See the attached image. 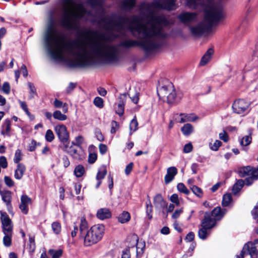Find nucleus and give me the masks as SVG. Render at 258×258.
Masks as SVG:
<instances>
[{"mask_svg":"<svg viewBox=\"0 0 258 258\" xmlns=\"http://www.w3.org/2000/svg\"><path fill=\"white\" fill-rule=\"evenodd\" d=\"M30 251L33 252L35 249V239L34 237H30L28 245Z\"/></svg>","mask_w":258,"mask_h":258,"instance_id":"42","label":"nucleus"},{"mask_svg":"<svg viewBox=\"0 0 258 258\" xmlns=\"http://www.w3.org/2000/svg\"><path fill=\"white\" fill-rule=\"evenodd\" d=\"M232 201V196L230 194H225L223 197L222 206H228Z\"/></svg>","mask_w":258,"mask_h":258,"instance_id":"35","label":"nucleus"},{"mask_svg":"<svg viewBox=\"0 0 258 258\" xmlns=\"http://www.w3.org/2000/svg\"><path fill=\"white\" fill-rule=\"evenodd\" d=\"M128 96L132 101L135 103L137 104L138 102L139 98V93L136 92V93L134 95H132L131 93H129Z\"/></svg>","mask_w":258,"mask_h":258,"instance_id":"51","label":"nucleus"},{"mask_svg":"<svg viewBox=\"0 0 258 258\" xmlns=\"http://www.w3.org/2000/svg\"><path fill=\"white\" fill-rule=\"evenodd\" d=\"M97 155L95 153H91L89 155L88 162L90 164L94 163L97 159Z\"/></svg>","mask_w":258,"mask_h":258,"instance_id":"54","label":"nucleus"},{"mask_svg":"<svg viewBox=\"0 0 258 258\" xmlns=\"http://www.w3.org/2000/svg\"><path fill=\"white\" fill-rule=\"evenodd\" d=\"M85 173V168L82 165H77L74 170V174L77 177H80L83 175Z\"/></svg>","mask_w":258,"mask_h":258,"instance_id":"30","label":"nucleus"},{"mask_svg":"<svg viewBox=\"0 0 258 258\" xmlns=\"http://www.w3.org/2000/svg\"><path fill=\"white\" fill-rule=\"evenodd\" d=\"M37 145H38V144H37L35 141L32 140L29 145V150L31 152L34 151Z\"/></svg>","mask_w":258,"mask_h":258,"instance_id":"59","label":"nucleus"},{"mask_svg":"<svg viewBox=\"0 0 258 258\" xmlns=\"http://www.w3.org/2000/svg\"><path fill=\"white\" fill-rule=\"evenodd\" d=\"M180 118L178 121V122L180 123H183L188 121L193 122L199 119V117L194 113H180Z\"/></svg>","mask_w":258,"mask_h":258,"instance_id":"17","label":"nucleus"},{"mask_svg":"<svg viewBox=\"0 0 258 258\" xmlns=\"http://www.w3.org/2000/svg\"><path fill=\"white\" fill-rule=\"evenodd\" d=\"M11 120L9 119H6L2 126V134L8 135L11 130Z\"/></svg>","mask_w":258,"mask_h":258,"instance_id":"26","label":"nucleus"},{"mask_svg":"<svg viewBox=\"0 0 258 258\" xmlns=\"http://www.w3.org/2000/svg\"><path fill=\"white\" fill-rule=\"evenodd\" d=\"M0 195L8 210L12 207V192L9 190H1Z\"/></svg>","mask_w":258,"mask_h":258,"instance_id":"15","label":"nucleus"},{"mask_svg":"<svg viewBox=\"0 0 258 258\" xmlns=\"http://www.w3.org/2000/svg\"><path fill=\"white\" fill-rule=\"evenodd\" d=\"M177 190L185 195H188L189 190L186 188L185 185L182 183H179L177 185Z\"/></svg>","mask_w":258,"mask_h":258,"instance_id":"36","label":"nucleus"},{"mask_svg":"<svg viewBox=\"0 0 258 258\" xmlns=\"http://www.w3.org/2000/svg\"><path fill=\"white\" fill-rule=\"evenodd\" d=\"M254 169L250 166H246L240 168L239 169V174L241 177L249 176L253 173Z\"/></svg>","mask_w":258,"mask_h":258,"instance_id":"24","label":"nucleus"},{"mask_svg":"<svg viewBox=\"0 0 258 258\" xmlns=\"http://www.w3.org/2000/svg\"><path fill=\"white\" fill-rule=\"evenodd\" d=\"M4 233H12L13 225L11 220L6 212H1Z\"/></svg>","mask_w":258,"mask_h":258,"instance_id":"11","label":"nucleus"},{"mask_svg":"<svg viewBox=\"0 0 258 258\" xmlns=\"http://www.w3.org/2000/svg\"><path fill=\"white\" fill-rule=\"evenodd\" d=\"M187 5L191 8H196L197 6L201 3V0H186Z\"/></svg>","mask_w":258,"mask_h":258,"instance_id":"41","label":"nucleus"},{"mask_svg":"<svg viewBox=\"0 0 258 258\" xmlns=\"http://www.w3.org/2000/svg\"><path fill=\"white\" fill-rule=\"evenodd\" d=\"M63 146L62 150L69 154L74 159L78 160H83L85 158L84 151L82 147H75L70 143Z\"/></svg>","mask_w":258,"mask_h":258,"instance_id":"5","label":"nucleus"},{"mask_svg":"<svg viewBox=\"0 0 258 258\" xmlns=\"http://www.w3.org/2000/svg\"><path fill=\"white\" fill-rule=\"evenodd\" d=\"M178 18L186 25H189L198 20L197 15L194 13L183 12L178 16Z\"/></svg>","mask_w":258,"mask_h":258,"instance_id":"10","label":"nucleus"},{"mask_svg":"<svg viewBox=\"0 0 258 258\" xmlns=\"http://www.w3.org/2000/svg\"><path fill=\"white\" fill-rule=\"evenodd\" d=\"M247 245V248L246 249L245 253L246 255L249 254L251 258H257L258 253L256 248L254 246V244L252 242H248L245 243L243 246Z\"/></svg>","mask_w":258,"mask_h":258,"instance_id":"16","label":"nucleus"},{"mask_svg":"<svg viewBox=\"0 0 258 258\" xmlns=\"http://www.w3.org/2000/svg\"><path fill=\"white\" fill-rule=\"evenodd\" d=\"M88 223L85 218L82 217L79 226L80 238L84 240L85 246H88L100 241L104 233L105 228L102 224H97L88 229Z\"/></svg>","mask_w":258,"mask_h":258,"instance_id":"3","label":"nucleus"},{"mask_svg":"<svg viewBox=\"0 0 258 258\" xmlns=\"http://www.w3.org/2000/svg\"><path fill=\"white\" fill-rule=\"evenodd\" d=\"M177 170L175 167H170L167 169V174L165 176L164 181L166 184L170 182L176 175Z\"/></svg>","mask_w":258,"mask_h":258,"instance_id":"18","label":"nucleus"},{"mask_svg":"<svg viewBox=\"0 0 258 258\" xmlns=\"http://www.w3.org/2000/svg\"><path fill=\"white\" fill-rule=\"evenodd\" d=\"M251 214L254 219H256L258 217V203L251 211Z\"/></svg>","mask_w":258,"mask_h":258,"instance_id":"63","label":"nucleus"},{"mask_svg":"<svg viewBox=\"0 0 258 258\" xmlns=\"http://www.w3.org/2000/svg\"><path fill=\"white\" fill-rule=\"evenodd\" d=\"M247 245L245 246H243L242 249L241 250L240 253L239 255H236V258H244V255H246L245 250L247 248Z\"/></svg>","mask_w":258,"mask_h":258,"instance_id":"64","label":"nucleus"},{"mask_svg":"<svg viewBox=\"0 0 258 258\" xmlns=\"http://www.w3.org/2000/svg\"><path fill=\"white\" fill-rule=\"evenodd\" d=\"M251 137L250 135L245 136L242 138L240 141V144L242 146H247L249 145L251 142Z\"/></svg>","mask_w":258,"mask_h":258,"instance_id":"40","label":"nucleus"},{"mask_svg":"<svg viewBox=\"0 0 258 258\" xmlns=\"http://www.w3.org/2000/svg\"><path fill=\"white\" fill-rule=\"evenodd\" d=\"M227 213L226 209H222L220 207L215 208L211 212H205L204 218L207 214L209 215V218L215 222V226L217 221L221 220Z\"/></svg>","mask_w":258,"mask_h":258,"instance_id":"9","label":"nucleus"},{"mask_svg":"<svg viewBox=\"0 0 258 258\" xmlns=\"http://www.w3.org/2000/svg\"><path fill=\"white\" fill-rule=\"evenodd\" d=\"M51 227L53 231L56 234L59 233L61 230V226L59 223L57 222H53L51 224Z\"/></svg>","mask_w":258,"mask_h":258,"instance_id":"39","label":"nucleus"},{"mask_svg":"<svg viewBox=\"0 0 258 258\" xmlns=\"http://www.w3.org/2000/svg\"><path fill=\"white\" fill-rule=\"evenodd\" d=\"M157 94L160 99L166 101L168 104H176L180 100V98L177 96L175 90L171 83L158 88Z\"/></svg>","mask_w":258,"mask_h":258,"instance_id":"4","label":"nucleus"},{"mask_svg":"<svg viewBox=\"0 0 258 258\" xmlns=\"http://www.w3.org/2000/svg\"><path fill=\"white\" fill-rule=\"evenodd\" d=\"M138 123L136 117H134L132 121H131L130 125V135H131L133 132H135L138 130Z\"/></svg>","mask_w":258,"mask_h":258,"instance_id":"34","label":"nucleus"},{"mask_svg":"<svg viewBox=\"0 0 258 258\" xmlns=\"http://www.w3.org/2000/svg\"><path fill=\"white\" fill-rule=\"evenodd\" d=\"M3 91L4 93L8 94L10 92V86L9 83L5 82L3 85Z\"/></svg>","mask_w":258,"mask_h":258,"instance_id":"53","label":"nucleus"},{"mask_svg":"<svg viewBox=\"0 0 258 258\" xmlns=\"http://www.w3.org/2000/svg\"><path fill=\"white\" fill-rule=\"evenodd\" d=\"M136 4V0H121L119 7L121 11L130 12Z\"/></svg>","mask_w":258,"mask_h":258,"instance_id":"14","label":"nucleus"},{"mask_svg":"<svg viewBox=\"0 0 258 258\" xmlns=\"http://www.w3.org/2000/svg\"><path fill=\"white\" fill-rule=\"evenodd\" d=\"M133 166H134L133 163L131 162V163H129L126 166L125 170H124L125 174L126 175H128L131 173V171L133 170Z\"/></svg>","mask_w":258,"mask_h":258,"instance_id":"55","label":"nucleus"},{"mask_svg":"<svg viewBox=\"0 0 258 258\" xmlns=\"http://www.w3.org/2000/svg\"><path fill=\"white\" fill-rule=\"evenodd\" d=\"M54 131L63 146H66V144L70 143L69 133L64 125H57L54 127Z\"/></svg>","mask_w":258,"mask_h":258,"instance_id":"8","label":"nucleus"},{"mask_svg":"<svg viewBox=\"0 0 258 258\" xmlns=\"http://www.w3.org/2000/svg\"><path fill=\"white\" fill-rule=\"evenodd\" d=\"M126 93H123V94H121L119 95L118 98V103L119 104H121L122 105H125V102H126Z\"/></svg>","mask_w":258,"mask_h":258,"instance_id":"49","label":"nucleus"},{"mask_svg":"<svg viewBox=\"0 0 258 258\" xmlns=\"http://www.w3.org/2000/svg\"><path fill=\"white\" fill-rule=\"evenodd\" d=\"M94 104L99 108H102L104 106V101L102 98L99 97H96L93 101Z\"/></svg>","mask_w":258,"mask_h":258,"instance_id":"38","label":"nucleus"},{"mask_svg":"<svg viewBox=\"0 0 258 258\" xmlns=\"http://www.w3.org/2000/svg\"><path fill=\"white\" fill-rule=\"evenodd\" d=\"M5 183L9 187H11L14 185V181L13 180L8 176H5L4 178Z\"/></svg>","mask_w":258,"mask_h":258,"instance_id":"56","label":"nucleus"},{"mask_svg":"<svg viewBox=\"0 0 258 258\" xmlns=\"http://www.w3.org/2000/svg\"><path fill=\"white\" fill-rule=\"evenodd\" d=\"M111 216L110 211L107 208L100 209L98 210L97 213V217L101 220L109 218Z\"/></svg>","mask_w":258,"mask_h":258,"instance_id":"20","label":"nucleus"},{"mask_svg":"<svg viewBox=\"0 0 258 258\" xmlns=\"http://www.w3.org/2000/svg\"><path fill=\"white\" fill-rule=\"evenodd\" d=\"M130 219V215L127 212H123L118 217V220L119 222L124 223L128 222Z\"/></svg>","mask_w":258,"mask_h":258,"instance_id":"28","label":"nucleus"},{"mask_svg":"<svg viewBox=\"0 0 258 258\" xmlns=\"http://www.w3.org/2000/svg\"><path fill=\"white\" fill-rule=\"evenodd\" d=\"M244 184V182L243 180L240 179L238 180L233 185V191L234 193H236L238 192L241 188L243 187Z\"/></svg>","mask_w":258,"mask_h":258,"instance_id":"33","label":"nucleus"},{"mask_svg":"<svg viewBox=\"0 0 258 258\" xmlns=\"http://www.w3.org/2000/svg\"><path fill=\"white\" fill-rule=\"evenodd\" d=\"M192 145L191 143H189L185 144L183 148V152L185 153H188L192 150Z\"/></svg>","mask_w":258,"mask_h":258,"instance_id":"52","label":"nucleus"},{"mask_svg":"<svg viewBox=\"0 0 258 258\" xmlns=\"http://www.w3.org/2000/svg\"><path fill=\"white\" fill-rule=\"evenodd\" d=\"M118 123L115 121H112L111 122V128L110 132L112 134H114L116 132V129L118 127Z\"/></svg>","mask_w":258,"mask_h":258,"instance_id":"60","label":"nucleus"},{"mask_svg":"<svg viewBox=\"0 0 258 258\" xmlns=\"http://www.w3.org/2000/svg\"><path fill=\"white\" fill-rule=\"evenodd\" d=\"M222 143L219 140H216L213 144L210 143L209 146L210 149L216 151L218 150L219 148L221 146Z\"/></svg>","mask_w":258,"mask_h":258,"instance_id":"44","label":"nucleus"},{"mask_svg":"<svg viewBox=\"0 0 258 258\" xmlns=\"http://www.w3.org/2000/svg\"><path fill=\"white\" fill-rule=\"evenodd\" d=\"M53 117L54 119L60 121L66 120L67 119V115L64 113H62L59 110H55L53 113Z\"/></svg>","mask_w":258,"mask_h":258,"instance_id":"29","label":"nucleus"},{"mask_svg":"<svg viewBox=\"0 0 258 258\" xmlns=\"http://www.w3.org/2000/svg\"><path fill=\"white\" fill-rule=\"evenodd\" d=\"M248 176V177L246 178L243 181L245 184L250 185L253 183L254 180L258 179V168L254 169L253 173Z\"/></svg>","mask_w":258,"mask_h":258,"instance_id":"23","label":"nucleus"},{"mask_svg":"<svg viewBox=\"0 0 258 258\" xmlns=\"http://www.w3.org/2000/svg\"><path fill=\"white\" fill-rule=\"evenodd\" d=\"M45 138L46 140L49 142H51L53 140L54 138V136L52 131L51 130H48L46 131Z\"/></svg>","mask_w":258,"mask_h":258,"instance_id":"43","label":"nucleus"},{"mask_svg":"<svg viewBox=\"0 0 258 258\" xmlns=\"http://www.w3.org/2000/svg\"><path fill=\"white\" fill-rule=\"evenodd\" d=\"M183 212V210L182 208L178 210H176L173 213L172 215V217L173 219H177L179 217L180 215Z\"/></svg>","mask_w":258,"mask_h":258,"instance_id":"58","label":"nucleus"},{"mask_svg":"<svg viewBox=\"0 0 258 258\" xmlns=\"http://www.w3.org/2000/svg\"><path fill=\"white\" fill-rule=\"evenodd\" d=\"M181 131L184 135L188 136L193 132L194 127L191 124L186 123L182 127Z\"/></svg>","mask_w":258,"mask_h":258,"instance_id":"27","label":"nucleus"},{"mask_svg":"<svg viewBox=\"0 0 258 258\" xmlns=\"http://www.w3.org/2000/svg\"><path fill=\"white\" fill-rule=\"evenodd\" d=\"M124 105L117 103V107L115 108V112L119 116H122L124 113Z\"/></svg>","mask_w":258,"mask_h":258,"instance_id":"46","label":"nucleus"},{"mask_svg":"<svg viewBox=\"0 0 258 258\" xmlns=\"http://www.w3.org/2000/svg\"><path fill=\"white\" fill-rule=\"evenodd\" d=\"M28 87L30 90V98H32L34 97V95L36 94V90L34 84L31 82L27 83Z\"/></svg>","mask_w":258,"mask_h":258,"instance_id":"47","label":"nucleus"},{"mask_svg":"<svg viewBox=\"0 0 258 258\" xmlns=\"http://www.w3.org/2000/svg\"><path fill=\"white\" fill-rule=\"evenodd\" d=\"M107 174V170L105 167H102L99 169L96 175V179L98 182L96 184V188H98L101 184V180L104 178Z\"/></svg>","mask_w":258,"mask_h":258,"instance_id":"22","label":"nucleus"},{"mask_svg":"<svg viewBox=\"0 0 258 258\" xmlns=\"http://www.w3.org/2000/svg\"><path fill=\"white\" fill-rule=\"evenodd\" d=\"M53 105L56 108H62L63 113H66L68 111V105L66 103H63L61 101L55 99L53 102Z\"/></svg>","mask_w":258,"mask_h":258,"instance_id":"25","label":"nucleus"},{"mask_svg":"<svg viewBox=\"0 0 258 258\" xmlns=\"http://www.w3.org/2000/svg\"><path fill=\"white\" fill-rule=\"evenodd\" d=\"M219 138L221 140H223L225 142H227L228 140V135L225 132L220 133Z\"/></svg>","mask_w":258,"mask_h":258,"instance_id":"61","label":"nucleus"},{"mask_svg":"<svg viewBox=\"0 0 258 258\" xmlns=\"http://www.w3.org/2000/svg\"><path fill=\"white\" fill-rule=\"evenodd\" d=\"M202 228L199 229L198 235L199 237L202 239H205L208 235L207 230L211 229L215 226V222L209 218V215L207 214L201 223Z\"/></svg>","mask_w":258,"mask_h":258,"instance_id":"6","label":"nucleus"},{"mask_svg":"<svg viewBox=\"0 0 258 258\" xmlns=\"http://www.w3.org/2000/svg\"><path fill=\"white\" fill-rule=\"evenodd\" d=\"M32 200L31 198L26 195H23L21 197V203L19 208L24 214H27L28 212V205L31 204Z\"/></svg>","mask_w":258,"mask_h":258,"instance_id":"13","label":"nucleus"},{"mask_svg":"<svg viewBox=\"0 0 258 258\" xmlns=\"http://www.w3.org/2000/svg\"><path fill=\"white\" fill-rule=\"evenodd\" d=\"M214 50L212 48H209L202 57L200 61L201 66L206 65L211 59Z\"/></svg>","mask_w":258,"mask_h":258,"instance_id":"21","label":"nucleus"},{"mask_svg":"<svg viewBox=\"0 0 258 258\" xmlns=\"http://www.w3.org/2000/svg\"><path fill=\"white\" fill-rule=\"evenodd\" d=\"M177 0H155L142 2L138 6L140 15L105 16L104 0H87L92 8L88 12L75 0H63L62 26L77 30V38L66 43L53 20L47 25L44 41L48 54L53 59L66 61L72 67L93 65L96 59L115 60L118 48H142L147 53L157 51L166 37L164 27L167 25L165 16L157 10L173 11Z\"/></svg>","mask_w":258,"mask_h":258,"instance_id":"1","label":"nucleus"},{"mask_svg":"<svg viewBox=\"0 0 258 258\" xmlns=\"http://www.w3.org/2000/svg\"><path fill=\"white\" fill-rule=\"evenodd\" d=\"M22 160V154L21 151L19 149H17L16 151L15 154V157L14 159V161L15 163L19 164V162Z\"/></svg>","mask_w":258,"mask_h":258,"instance_id":"45","label":"nucleus"},{"mask_svg":"<svg viewBox=\"0 0 258 258\" xmlns=\"http://www.w3.org/2000/svg\"><path fill=\"white\" fill-rule=\"evenodd\" d=\"M25 171L26 167L24 164L22 163L18 164L17 168L15 171V178L17 179H21L22 178Z\"/></svg>","mask_w":258,"mask_h":258,"instance_id":"19","label":"nucleus"},{"mask_svg":"<svg viewBox=\"0 0 258 258\" xmlns=\"http://www.w3.org/2000/svg\"><path fill=\"white\" fill-rule=\"evenodd\" d=\"M0 166L3 168H6L8 166L7 159L5 156L0 157Z\"/></svg>","mask_w":258,"mask_h":258,"instance_id":"50","label":"nucleus"},{"mask_svg":"<svg viewBox=\"0 0 258 258\" xmlns=\"http://www.w3.org/2000/svg\"><path fill=\"white\" fill-rule=\"evenodd\" d=\"M195 234L193 232L188 233L185 237V240L187 242H190L194 239Z\"/></svg>","mask_w":258,"mask_h":258,"instance_id":"62","label":"nucleus"},{"mask_svg":"<svg viewBox=\"0 0 258 258\" xmlns=\"http://www.w3.org/2000/svg\"><path fill=\"white\" fill-rule=\"evenodd\" d=\"M153 204L156 209L162 211L163 214H165L164 210L167 208L168 203L164 200L161 194H158L155 195L153 199Z\"/></svg>","mask_w":258,"mask_h":258,"instance_id":"12","label":"nucleus"},{"mask_svg":"<svg viewBox=\"0 0 258 258\" xmlns=\"http://www.w3.org/2000/svg\"><path fill=\"white\" fill-rule=\"evenodd\" d=\"M192 191L199 198H201L203 196L202 189L196 185H193L191 187Z\"/></svg>","mask_w":258,"mask_h":258,"instance_id":"37","label":"nucleus"},{"mask_svg":"<svg viewBox=\"0 0 258 258\" xmlns=\"http://www.w3.org/2000/svg\"><path fill=\"white\" fill-rule=\"evenodd\" d=\"M76 143L72 142L71 145L77 146L78 147H81V145L83 142V137L82 136H78L75 139Z\"/></svg>","mask_w":258,"mask_h":258,"instance_id":"48","label":"nucleus"},{"mask_svg":"<svg viewBox=\"0 0 258 258\" xmlns=\"http://www.w3.org/2000/svg\"><path fill=\"white\" fill-rule=\"evenodd\" d=\"M225 17L222 5L220 3L215 4L206 12L203 21L196 26L189 27L190 31L195 36L209 32L213 26L216 25Z\"/></svg>","mask_w":258,"mask_h":258,"instance_id":"2","label":"nucleus"},{"mask_svg":"<svg viewBox=\"0 0 258 258\" xmlns=\"http://www.w3.org/2000/svg\"><path fill=\"white\" fill-rule=\"evenodd\" d=\"M5 235L3 238V243L6 246H10L12 243V233H4Z\"/></svg>","mask_w":258,"mask_h":258,"instance_id":"31","label":"nucleus"},{"mask_svg":"<svg viewBox=\"0 0 258 258\" xmlns=\"http://www.w3.org/2000/svg\"><path fill=\"white\" fill-rule=\"evenodd\" d=\"M250 103L244 99H237L234 101L232 105V109L235 113L242 114L248 112Z\"/></svg>","mask_w":258,"mask_h":258,"instance_id":"7","label":"nucleus"},{"mask_svg":"<svg viewBox=\"0 0 258 258\" xmlns=\"http://www.w3.org/2000/svg\"><path fill=\"white\" fill-rule=\"evenodd\" d=\"M48 253L51 256L52 258H59L62 254L61 249L54 250L50 249L48 250Z\"/></svg>","mask_w":258,"mask_h":258,"instance_id":"32","label":"nucleus"},{"mask_svg":"<svg viewBox=\"0 0 258 258\" xmlns=\"http://www.w3.org/2000/svg\"><path fill=\"white\" fill-rule=\"evenodd\" d=\"M131 248H127L122 251V254L121 256V258H130L131 257V253H130Z\"/></svg>","mask_w":258,"mask_h":258,"instance_id":"57","label":"nucleus"}]
</instances>
